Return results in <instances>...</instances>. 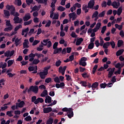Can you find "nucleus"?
<instances>
[{"mask_svg":"<svg viewBox=\"0 0 124 124\" xmlns=\"http://www.w3.org/2000/svg\"><path fill=\"white\" fill-rule=\"evenodd\" d=\"M28 70L30 72L33 71L32 73L35 74L36 73H37V66H35V67L33 66H30L28 67Z\"/></svg>","mask_w":124,"mask_h":124,"instance_id":"nucleus-1","label":"nucleus"},{"mask_svg":"<svg viewBox=\"0 0 124 124\" xmlns=\"http://www.w3.org/2000/svg\"><path fill=\"white\" fill-rule=\"evenodd\" d=\"M13 20L15 24H21L23 22V18L19 17V16L14 17Z\"/></svg>","mask_w":124,"mask_h":124,"instance_id":"nucleus-2","label":"nucleus"},{"mask_svg":"<svg viewBox=\"0 0 124 124\" xmlns=\"http://www.w3.org/2000/svg\"><path fill=\"white\" fill-rule=\"evenodd\" d=\"M94 6V0H90L88 3L87 7L89 9H92Z\"/></svg>","mask_w":124,"mask_h":124,"instance_id":"nucleus-3","label":"nucleus"},{"mask_svg":"<svg viewBox=\"0 0 124 124\" xmlns=\"http://www.w3.org/2000/svg\"><path fill=\"white\" fill-rule=\"evenodd\" d=\"M67 116L69 119H71L74 115L73 113V109L72 108H69V111L67 112Z\"/></svg>","mask_w":124,"mask_h":124,"instance_id":"nucleus-4","label":"nucleus"},{"mask_svg":"<svg viewBox=\"0 0 124 124\" xmlns=\"http://www.w3.org/2000/svg\"><path fill=\"white\" fill-rule=\"evenodd\" d=\"M120 5H121L120 2H117L116 1H114L111 4V6H113V8H116V9L119 8Z\"/></svg>","mask_w":124,"mask_h":124,"instance_id":"nucleus-5","label":"nucleus"},{"mask_svg":"<svg viewBox=\"0 0 124 124\" xmlns=\"http://www.w3.org/2000/svg\"><path fill=\"white\" fill-rule=\"evenodd\" d=\"M31 14L27 13L23 17V21L24 22H27V21H29V20H30V19H31Z\"/></svg>","mask_w":124,"mask_h":124,"instance_id":"nucleus-6","label":"nucleus"},{"mask_svg":"<svg viewBox=\"0 0 124 124\" xmlns=\"http://www.w3.org/2000/svg\"><path fill=\"white\" fill-rule=\"evenodd\" d=\"M98 85L99 83L98 82H95L93 83L92 85V89L93 91H94V89H96V90H98Z\"/></svg>","mask_w":124,"mask_h":124,"instance_id":"nucleus-7","label":"nucleus"},{"mask_svg":"<svg viewBox=\"0 0 124 124\" xmlns=\"http://www.w3.org/2000/svg\"><path fill=\"white\" fill-rule=\"evenodd\" d=\"M31 88L32 89V92L34 93H38V86L36 85H32L31 86Z\"/></svg>","mask_w":124,"mask_h":124,"instance_id":"nucleus-8","label":"nucleus"},{"mask_svg":"<svg viewBox=\"0 0 124 124\" xmlns=\"http://www.w3.org/2000/svg\"><path fill=\"white\" fill-rule=\"evenodd\" d=\"M44 114H48V113H50V112H52V108L48 107L45 108L43 109Z\"/></svg>","mask_w":124,"mask_h":124,"instance_id":"nucleus-9","label":"nucleus"},{"mask_svg":"<svg viewBox=\"0 0 124 124\" xmlns=\"http://www.w3.org/2000/svg\"><path fill=\"white\" fill-rule=\"evenodd\" d=\"M45 102V103H51L52 102V97L49 95L46 96Z\"/></svg>","mask_w":124,"mask_h":124,"instance_id":"nucleus-10","label":"nucleus"},{"mask_svg":"<svg viewBox=\"0 0 124 124\" xmlns=\"http://www.w3.org/2000/svg\"><path fill=\"white\" fill-rule=\"evenodd\" d=\"M62 47L55 49L53 51V55H56V54H61V52H62Z\"/></svg>","mask_w":124,"mask_h":124,"instance_id":"nucleus-11","label":"nucleus"},{"mask_svg":"<svg viewBox=\"0 0 124 124\" xmlns=\"http://www.w3.org/2000/svg\"><path fill=\"white\" fill-rule=\"evenodd\" d=\"M82 41H84V39L82 38H79L78 39H77V42L76 43V45L77 46H80Z\"/></svg>","mask_w":124,"mask_h":124,"instance_id":"nucleus-12","label":"nucleus"},{"mask_svg":"<svg viewBox=\"0 0 124 124\" xmlns=\"http://www.w3.org/2000/svg\"><path fill=\"white\" fill-rule=\"evenodd\" d=\"M23 49H25L26 48H29L30 47L29 46V40L27 39H25L24 40V42L23 43Z\"/></svg>","mask_w":124,"mask_h":124,"instance_id":"nucleus-13","label":"nucleus"},{"mask_svg":"<svg viewBox=\"0 0 124 124\" xmlns=\"http://www.w3.org/2000/svg\"><path fill=\"white\" fill-rule=\"evenodd\" d=\"M43 102H44V100L43 99V98H40V97H38V98H37V99L36 100L35 102V104H38V103H43Z\"/></svg>","mask_w":124,"mask_h":124,"instance_id":"nucleus-14","label":"nucleus"},{"mask_svg":"<svg viewBox=\"0 0 124 124\" xmlns=\"http://www.w3.org/2000/svg\"><path fill=\"white\" fill-rule=\"evenodd\" d=\"M40 95L41 97H45V96H47L48 95V91L46 90H44Z\"/></svg>","mask_w":124,"mask_h":124,"instance_id":"nucleus-15","label":"nucleus"},{"mask_svg":"<svg viewBox=\"0 0 124 124\" xmlns=\"http://www.w3.org/2000/svg\"><path fill=\"white\" fill-rule=\"evenodd\" d=\"M82 10L85 12V13H88V12H89V9H88V5L87 4L83 5Z\"/></svg>","mask_w":124,"mask_h":124,"instance_id":"nucleus-16","label":"nucleus"},{"mask_svg":"<svg viewBox=\"0 0 124 124\" xmlns=\"http://www.w3.org/2000/svg\"><path fill=\"white\" fill-rule=\"evenodd\" d=\"M16 105H18V107L19 108H23L24 107V105H25V102L24 101H21L20 103H17Z\"/></svg>","mask_w":124,"mask_h":124,"instance_id":"nucleus-17","label":"nucleus"},{"mask_svg":"<svg viewBox=\"0 0 124 124\" xmlns=\"http://www.w3.org/2000/svg\"><path fill=\"white\" fill-rule=\"evenodd\" d=\"M39 74L41 79H45L47 75V74L44 73L43 72H40Z\"/></svg>","mask_w":124,"mask_h":124,"instance_id":"nucleus-18","label":"nucleus"},{"mask_svg":"<svg viewBox=\"0 0 124 124\" xmlns=\"http://www.w3.org/2000/svg\"><path fill=\"white\" fill-rule=\"evenodd\" d=\"M124 49H119V50H118L116 52V56L117 57H119V56H121V55H122V54H123V53H124Z\"/></svg>","mask_w":124,"mask_h":124,"instance_id":"nucleus-19","label":"nucleus"},{"mask_svg":"<svg viewBox=\"0 0 124 124\" xmlns=\"http://www.w3.org/2000/svg\"><path fill=\"white\" fill-rule=\"evenodd\" d=\"M14 63V60H10L7 62V66L8 67H10L12 64Z\"/></svg>","mask_w":124,"mask_h":124,"instance_id":"nucleus-20","label":"nucleus"},{"mask_svg":"<svg viewBox=\"0 0 124 124\" xmlns=\"http://www.w3.org/2000/svg\"><path fill=\"white\" fill-rule=\"evenodd\" d=\"M29 31H30V29H29V27H28L26 29H24L22 30L21 34L22 35H25V33H28Z\"/></svg>","mask_w":124,"mask_h":124,"instance_id":"nucleus-21","label":"nucleus"},{"mask_svg":"<svg viewBox=\"0 0 124 124\" xmlns=\"http://www.w3.org/2000/svg\"><path fill=\"white\" fill-rule=\"evenodd\" d=\"M124 45V41L122 40H119L117 42V47L119 48V47H121Z\"/></svg>","mask_w":124,"mask_h":124,"instance_id":"nucleus-22","label":"nucleus"},{"mask_svg":"<svg viewBox=\"0 0 124 124\" xmlns=\"http://www.w3.org/2000/svg\"><path fill=\"white\" fill-rule=\"evenodd\" d=\"M109 46H110V42H108L105 43L103 45V48H104V49H107V48H108Z\"/></svg>","mask_w":124,"mask_h":124,"instance_id":"nucleus-23","label":"nucleus"},{"mask_svg":"<svg viewBox=\"0 0 124 124\" xmlns=\"http://www.w3.org/2000/svg\"><path fill=\"white\" fill-rule=\"evenodd\" d=\"M40 62V61L38 59H35L32 62V63L30 64V65H32V64H38V63H39Z\"/></svg>","mask_w":124,"mask_h":124,"instance_id":"nucleus-24","label":"nucleus"},{"mask_svg":"<svg viewBox=\"0 0 124 124\" xmlns=\"http://www.w3.org/2000/svg\"><path fill=\"white\" fill-rule=\"evenodd\" d=\"M6 66H7V63L6 62H4L3 64L2 62H1V63H0V68L2 67V69H4Z\"/></svg>","mask_w":124,"mask_h":124,"instance_id":"nucleus-25","label":"nucleus"},{"mask_svg":"<svg viewBox=\"0 0 124 124\" xmlns=\"http://www.w3.org/2000/svg\"><path fill=\"white\" fill-rule=\"evenodd\" d=\"M115 27L116 29H118L119 30V31H122V30L123 29V25H119L118 24H115Z\"/></svg>","mask_w":124,"mask_h":124,"instance_id":"nucleus-26","label":"nucleus"},{"mask_svg":"<svg viewBox=\"0 0 124 124\" xmlns=\"http://www.w3.org/2000/svg\"><path fill=\"white\" fill-rule=\"evenodd\" d=\"M53 122H54V120L52 118H49L48 120L46 121V124H52Z\"/></svg>","mask_w":124,"mask_h":124,"instance_id":"nucleus-27","label":"nucleus"},{"mask_svg":"<svg viewBox=\"0 0 124 124\" xmlns=\"http://www.w3.org/2000/svg\"><path fill=\"white\" fill-rule=\"evenodd\" d=\"M122 12H123V8H122V7H120L118 8L117 10V15L118 16H120V15L122 14Z\"/></svg>","mask_w":124,"mask_h":124,"instance_id":"nucleus-28","label":"nucleus"},{"mask_svg":"<svg viewBox=\"0 0 124 124\" xmlns=\"http://www.w3.org/2000/svg\"><path fill=\"white\" fill-rule=\"evenodd\" d=\"M94 46V43H91L88 46V49L92 50V49H93V47Z\"/></svg>","mask_w":124,"mask_h":124,"instance_id":"nucleus-29","label":"nucleus"},{"mask_svg":"<svg viewBox=\"0 0 124 124\" xmlns=\"http://www.w3.org/2000/svg\"><path fill=\"white\" fill-rule=\"evenodd\" d=\"M65 9V8L62 7V6H59L57 8V10L59 11H61V12H62V11H64Z\"/></svg>","mask_w":124,"mask_h":124,"instance_id":"nucleus-30","label":"nucleus"},{"mask_svg":"<svg viewBox=\"0 0 124 124\" xmlns=\"http://www.w3.org/2000/svg\"><path fill=\"white\" fill-rule=\"evenodd\" d=\"M3 12L6 17H8V16H10V13H9L8 10H4Z\"/></svg>","mask_w":124,"mask_h":124,"instance_id":"nucleus-31","label":"nucleus"},{"mask_svg":"<svg viewBox=\"0 0 124 124\" xmlns=\"http://www.w3.org/2000/svg\"><path fill=\"white\" fill-rule=\"evenodd\" d=\"M79 84H80V85H81L82 87H87V81H81L80 82Z\"/></svg>","mask_w":124,"mask_h":124,"instance_id":"nucleus-32","label":"nucleus"},{"mask_svg":"<svg viewBox=\"0 0 124 124\" xmlns=\"http://www.w3.org/2000/svg\"><path fill=\"white\" fill-rule=\"evenodd\" d=\"M36 56V57H37V59H40V58H41V57H42L43 58H44V55H43V54H41V53H35V56Z\"/></svg>","mask_w":124,"mask_h":124,"instance_id":"nucleus-33","label":"nucleus"},{"mask_svg":"<svg viewBox=\"0 0 124 124\" xmlns=\"http://www.w3.org/2000/svg\"><path fill=\"white\" fill-rule=\"evenodd\" d=\"M98 16V12L96 11H95L92 15V18H95V17Z\"/></svg>","mask_w":124,"mask_h":124,"instance_id":"nucleus-34","label":"nucleus"},{"mask_svg":"<svg viewBox=\"0 0 124 124\" xmlns=\"http://www.w3.org/2000/svg\"><path fill=\"white\" fill-rule=\"evenodd\" d=\"M22 25L21 24L16 26L14 29L15 31H17L19 29H22Z\"/></svg>","mask_w":124,"mask_h":124,"instance_id":"nucleus-35","label":"nucleus"},{"mask_svg":"<svg viewBox=\"0 0 124 124\" xmlns=\"http://www.w3.org/2000/svg\"><path fill=\"white\" fill-rule=\"evenodd\" d=\"M16 12V10L15 9V7H14L11 10L10 14L11 15H12L13 16L15 14V13Z\"/></svg>","mask_w":124,"mask_h":124,"instance_id":"nucleus-36","label":"nucleus"},{"mask_svg":"<svg viewBox=\"0 0 124 124\" xmlns=\"http://www.w3.org/2000/svg\"><path fill=\"white\" fill-rule=\"evenodd\" d=\"M101 89H105L107 87L106 83H101L100 85Z\"/></svg>","mask_w":124,"mask_h":124,"instance_id":"nucleus-37","label":"nucleus"},{"mask_svg":"<svg viewBox=\"0 0 124 124\" xmlns=\"http://www.w3.org/2000/svg\"><path fill=\"white\" fill-rule=\"evenodd\" d=\"M8 27L4 29V31H12L13 28L12 26H8Z\"/></svg>","mask_w":124,"mask_h":124,"instance_id":"nucleus-38","label":"nucleus"},{"mask_svg":"<svg viewBox=\"0 0 124 124\" xmlns=\"http://www.w3.org/2000/svg\"><path fill=\"white\" fill-rule=\"evenodd\" d=\"M75 16H76V13H75V12H73L72 13H70L69 14V17L70 19L72 18L73 17H75Z\"/></svg>","mask_w":124,"mask_h":124,"instance_id":"nucleus-39","label":"nucleus"},{"mask_svg":"<svg viewBox=\"0 0 124 124\" xmlns=\"http://www.w3.org/2000/svg\"><path fill=\"white\" fill-rule=\"evenodd\" d=\"M71 36L73 37V38H77V37H78V35H76V33L74 31L72 32Z\"/></svg>","mask_w":124,"mask_h":124,"instance_id":"nucleus-40","label":"nucleus"},{"mask_svg":"<svg viewBox=\"0 0 124 124\" xmlns=\"http://www.w3.org/2000/svg\"><path fill=\"white\" fill-rule=\"evenodd\" d=\"M14 7V6H13V5H10L9 4H7L6 6V9H7V10H10V9H12Z\"/></svg>","mask_w":124,"mask_h":124,"instance_id":"nucleus-41","label":"nucleus"},{"mask_svg":"<svg viewBox=\"0 0 124 124\" xmlns=\"http://www.w3.org/2000/svg\"><path fill=\"white\" fill-rule=\"evenodd\" d=\"M97 67H98V65H95L94 67H93V74H95V72L96 71V69H97Z\"/></svg>","mask_w":124,"mask_h":124,"instance_id":"nucleus-42","label":"nucleus"},{"mask_svg":"<svg viewBox=\"0 0 124 124\" xmlns=\"http://www.w3.org/2000/svg\"><path fill=\"white\" fill-rule=\"evenodd\" d=\"M109 45H111V48H112V49L115 48V46H116V44L115 43V42L112 41L109 42Z\"/></svg>","mask_w":124,"mask_h":124,"instance_id":"nucleus-43","label":"nucleus"},{"mask_svg":"<svg viewBox=\"0 0 124 124\" xmlns=\"http://www.w3.org/2000/svg\"><path fill=\"white\" fill-rule=\"evenodd\" d=\"M81 76L83 78H89L90 77V75H88L87 73L82 74Z\"/></svg>","mask_w":124,"mask_h":124,"instance_id":"nucleus-44","label":"nucleus"},{"mask_svg":"<svg viewBox=\"0 0 124 124\" xmlns=\"http://www.w3.org/2000/svg\"><path fill=\"white\" fill-rule=\"evenodd\" d=\"M65 76L66 77V80H67V81H72V78L69 75H65Z\"/></svg>","mask_w":124,"mask_h":124,"instance_id":"nucleus-45","label":"nucleus"},{"mask_svg":"<svg viewBox=\"0 0 124 124\" xmlns=\"http://www.w3.org/2000/svg\"><path fill=\"white\" fill-rule=\"evenodd\" d=\"M32 22V20H30L29 21L25 22L23 24L24 26H28L29 25H31V22Z\"/></svg>","mask_w":124,"mask_h":124,"instance_id":"nucleus-46","label":"nucleus"},{"mask_svg":"<svg viewBox=\"0 0 124 124\" xmlns=\"http://www.w3.org/2000/svg\"><path fill=\"white\" fill-rule=\"evenodd\" d=\"M105 11H103L102 12H101V13H100L98 15V17H99L100 18H102V17H103L104 16H105Z\"/></svg>","mask_w":124,"mask_h":124,"instance_id":"nucleus-47","label":"nucleus"},{"mask_svg":"<svg viewBox=\"0 0 124 124\" xmlns=\"http://www.w3.org/2000/svg\"><path fill=\"white\" fill-rule=\"evenodd\" d=\"M6 115L7 116H9V117H10V118H11V117H13V114H12V111H7Z\"/></svg>","mask_w":124,"mask_h":124,"instance_id":"nucleus-48","label":"nucleus"},{"mask_svg":"<svg viewBox=\"0 0 124 124\" xmlns=\"http://www.w3.org/2000/svg\"><path fill=\"white\" fill-rule=\"evenodd\" d=\"M79 64V65H82V66H86L87 65V62H86L80 61Z\"/></svg>","mask_w":124,"mask_h":124,"instance_id":"nucleus-49","label":"nucleus"},{"mask_svg":"<svg viewBox=\"0 0 124 124\" xmlns=\"http://www.w3.org/2000/svg\"><path fill=\"white\" fill-rule=\"evenodd\" d=\"M61 63H62V61H61V60H58L56 62L55 65L56 66H57V67H59V66L61 65Z\"/></svg>","mask_w":124,"mask_h":124,"instance_id":"nucleus-50","label":"nucleus"},{"mask_svg":"<svg viewBox=\"0 0 124 124\" xmlns=\"http://www.w3.org/2000/svg\"><path fill=\"white\" fill-rule=\"evenodd\" d=\"M52 22L51 20H48V22L46 23V24L45 25L46 28H49L50 26H51Z\"/></svg>","mask_w":124,"mask_h":124,"instance_id":"nucleus-51","label":"nucleus"},{"mask_svg":"<svg viewBox=\"0 0 124 124\" xmlns=\"http://www.w3.org/2000/svg\"><path fill=\"white\" fill-rule=\"evenodd\" d=\"M54 81L55 82V83H61V80H60L59 77H55L54 78Z\"/></svg>","mask_w":124,"mask_h":124,"instance_id":"nucleus-52","label":"nucleus"},{"mask_svg":"<svg viewBox=\"0 0 124 124\" xmlns=\"http://www.w3.org/2000/svg\"><path fill=\"white\" fill-rule=\"evenodd\" d=\"M4 57H10V51L8 50L4 53Z\"/></svg>","mask_w":124,"mask_h":124,"instance_id":"nucleus-53","label":"nucleus"},{"mask_svg":"<svg viewBox=\"0 0 124 124\" xmlns=\"http://www.w3.org/2000/svg\"><path fill=\"white\" fill-rule=\"evenodd\" d=\"M106 29H107L106 26H103L102 28V30L101 31V33H102L103 34H104V32H105V31H106Z\"/></svg>","mask_w":124,"mask_h":124,"instance_id":"nucleus-54","label":"nucleus"},{"mask_svg":"<svg viewBox=\"0 0 124 124\" xmlns=\"http://www.w3.org/2000/svg\"><path fill=\"white\" fill-rule=\"evenodd\" d=\"M51 81H52V78H47L45 79V82L47 83V84H49V83Z\"/></svg>","mask_w":124,"mask_h":124,"instance_id":"nucleus-55","label":"nucleus"},{"mask_svg":"<svg viewBox=\"0 0 124 124\" xmlns=\"http://www.w3.org/2000/svg\"><path fill=\"white\" fill-rule=\"evenodd\" d=\"M6 21V26H7V27H12V25H11V23H10V20Z\"/></svg>","mask_w":124,"mask_h":124,"instance_id":"nucleus-56","label":"nucleus"},{"mask_svg":"<svg viewBox=\"0 0 124 124\" xmlns=\"http://www.w3.org/2000/svg\"><path fill=\"white\" fill-rule=\"evenodd\" d=\"M100 46H103V45L104 44V41L103 40V38L102 37H100Z\"/></svg>","mask_w":124,"mask_h":124,"instance_id":"nucleus-57","label":"nucleus"},{"mask_svg":"<svg viewBox=\"0 0 124 124\" xmlns=\"http://www.w3.org/2000/svg\"><path fill=\"white\" fill-rule=\"evenodd\" d=\"M15 1L17 2L18 6H21L22 5V0H15Z\"/></svg>","mask_w":124,"mask_h":124,"instance_id":"nucleus-58","label":"nucleus"},{"mask_svg":"<svg viewBox=\"0 0 124 124\" xmlns=\"http://www.w3.org/2000/svg\"><path fill=\"white\" fill-rule=\"evenodd\" d=\"M59 44L58 42H56L53 46V49H57L58 48V45Z\"/></svg>","mask_w":124,"mask_h":124,"instance_id":"nucleus-59","label":"nucleus"},{"mask_svg":"<svg viewBox=\"0 0 124 124\" xmlns=\"http://www.w3.org/2000/svg\"><path fill=\"white\" fill-rule=\"evenodd\" d=\"M102 7H106L107 6V2L106 1H103L101 4Z\"/></svg>","mask_w":124,"mask_h":124,"instance_id":"nucleus-60","label":"nucleus"},{"mask_svg":"<svg viewBox=\"0 0 124 124\" xmlns=\"http://www.w3.org/2000/svg\"><path fill=\"white\" fill-rule=\"evenodd\" d=\"M39 42H40V41L35 40L32 44V46H35V45H37Z\"/></svg>","mask_w":124,"mask_h":124,"instance_id":"nucleus-61","label":"nucleus"},{"mask_svg":"<svg viewBox=\"0 0 124 124\" xmlns=\"http://www.w3.org/2000/svg\"><path fill=\"white\" fill-rule=\"evenodd\" d=\"M26 1L28 5H31V4L33 2V0H26Z\"/></svg>","mask_w":124,"mask_h":124,"instance_id":"nucleus-62","label":"nucleus"},{"mask_svg":"<svg viewBox=\"0 0 124 124\" xmlns=\"http://www.w3.org/2000/svg\"><path fill=\"white\" fill-rule=\"evenodd\" d=\"M25 120L27 122H30V121H31V116H28L25 118Z\"/></svg>","mask_w":124,"mask_h":124,"instance_id":"nucleus-63","label":"nucleus"},{"mask_svg":"<svg viewBox=\"0 0 124 124\" xmlns=\"http://www.w3.org/2000/svg\"><path fill=\"white\" fill-rule=\"evenodd\" d=\"M36 96H33L31 97V102H33L35 104V102L36 101Z\"/></svg>","mask_w":124,"mask_h":124,"instance_id":"nucleus-64","label":"nucleus"}]
</instances>
